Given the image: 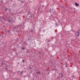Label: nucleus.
Instances as JSON below:
<instances>
[{
	"mask_svg": "<svg viewBox=\"0 0 80 80\" xmlns=\"http://www.w3.org/2000/svg\"><path fill=\"white\" fill-rule=\"evenodd\" d=\"M51 69L52 72H55L57 70V69H56V66H54V68L52 66V67L51 68Z\"/></svg>",
	"mask_w": 80,
	"mask_h": 80,
	"instance_id": "obj_1",
	"label": "nucleus"
},
{
	"mask_svg": "<svg viewBox=\"0 0 80 80\" xmlns=\"http://www.w3.org/2000/svg\"><path fill=\"white\" fill-rule=\"evenodd\" d=\"M22 62V61L20 62H18V64L17 65V66L18 67H20V66L22 67V66H21V65H22V63H21Z\"/></svg>",
	"mask_w": 80,
	"mask_h": 80,
	"instance_id": "obj_2",
	"label": "nucleus"
},
{
	"mask_svg": "<svg viewBox=\"0 0 80 80\" xmlns=\"http://www.w3.org/2000/svg\"><path fill=\"white\" fill-rule=\"evenodd\" d=\"M59 75V76L61 75V77H62V78H63V72H62L61 73H60Z\"/></svg>",
	"mask_w": 80,
	"mask_h": 80,
	"instance_id": "obj_3",
	"label": "nucleus"
},
{
	"mask_svg": "<svg viewBox=\"0 0 80 80\" xmlns=\"http://www.w3.org/2000/svg\"><path fill=\"white\" fill-rule=\"evenodd\" d=\"M77 36L78 37H80V32L78 31L77 32Z\"/></svg>",
	"mask_w": 80,
	"mask_h": 80,
	"instance_id": "obj_4",
	"label": "nucleus"
},
{
	"mask_svg": "<svg viewBox=\"0 0 80 80\" xmlns=\"http://www.w3.org/2000/svg\"><path fill=\"white\" fill-rule=\"evenodd\" d=\"M32 17L31 15L27 19V20H32Z\"/></svg>",
	"mask_w": 80,
	"mask_h": 80,
	"instance_id": "obj_5",
	"label": "nucleus"
},
{
	"mask_svg": "<svg viewBox=\"0 0 80 80\" xmlns=\"http://www.w3.org/2000/svg\"><path fill=\"white\" fill-rule=\"evenodd\" d=\"M8 23H13V22H12V20H11L10 19H9L8 20Z\"/></svg>",
	"mask_w": 80,
	"mask_h": 80,
	"instance_id": "obj_6",
	"label": "nucleus"
},
{
	"mask_svg": "<svg viewBox=\"0 0 80 80\" xmlns=\"http://www.w3.org/2000/svg\"><path fill=\"white\" fill-rule=\"evenodd\" d=\"M5 31H6L7 32H8V33H11V31L9 30L6 29Z\"/></svg>",
	"mask_w": 80,
	"mask_h": 80,
	"instance_id": "obj_7",
	"label": "nucleus"
},
{
	"mask_svg": "<svg viewBox=\"0 0 80 80\" xmlns=\"http://www.w3.org/2000/svg\"><path fill=\"white\" fill-rule=\"evenodd\" d=\"M65 67H66V68L68 67V63L67 62H65Z\"/></svg>",
	"mask_w": 80,
	"mask_h": 80,
	"instance_id": "obj_8",
	"label": "nucleus"
},
{
	"mask_svg": "<svg viewBox=\"0 0 80 80\" xmlns=\"http://www.w3.org/2000/svg\"><path fill=\"white\" fill-rule=\"evenodd\" d=\"M21 27H22L21 25H18L17 26V29H18L19 28H21Z\"/></svg>",
	"mask_w": 80,
	"mask_h": 80,
	"instance_id": "obj_9",
	"label": "nucleus"
},
{
	"mask_svg": "<svg viewBox=\"0 0 80 80\" xmlns=\"http://www.w3.org/2000/svg\"><path fill=\"white\" fill-rule=\"evenodd\" d=\"M75 5L76 6V7H78L79 6V4L77 2L75 3Z\"/></svg>",
	"mask_w": 80,
	"mask_h": 80,
	"instance_id": "obj_10",
	"label": "nucleus"
},
{
	"mask_svg": "<svg viewBox=\"0 0 80 80\" xmlns=\"http://www.w3.org/2000/svg\"><path fill=\"white\" fill-rule=\"evenodd\" d=\"M27 51L26 52L27 53H30V49H26Z\"/></svg>",
	"mask_w": 80,
	"mask_h": 80,
	"instance_id": "obj_11",
	"label": "nucleus"
},
{
	"mask_svg": "<svg viewBox=\"0 0 80 80\" xmlns=\"http://www.w3.org/2000/svg\"><path fill=\"white\" fill-rule=\"evenodd\" d=\"M15 31L16 32H18H18H20V30H18V29H17Z\"/></svg>",
	"mask_w": 80,
	"mask_h": 80,
	"instance_id": "obj_12",
	"label": "nucleus"
},
{
	"mask_svg": "<svg viewBox=\"0 0 80 80\" xmlns=\"http://www.w3.org/2000/svg\"><path fill=\"white\" fill-rule=\"evenodd\" d=\"M2 20H5V17H2Z\"/></svg>",
	"mask_w": 80,
	"mask_h": 80,
	"instance_id": "obj_13",
	"label": "nucleus"
},
{
	"mask_svg": "<svg viewBox=\"0 0 80 80\" xmlns=\"http://www.w3.org/2000/svg\"><path fill=\"white\" fill-rule=\"evenodd\" d=\"M10 20H12V22H13V18H11Z\"/></svg>",
	"mask_w": 80,
	"mask_h": 80,
	"instance_id": "obj_14",
	"label": "nucleus"
},
{
	"mask_svg": "<svg viewBox=\"0 0 80 80\" xmlns=\"http://www.w3.org/2000/svg\"><path fill=\"white\" fill-rule=\"evenodd\" d=\"M61 8L62 9H63V10H64L65 9V7L63 6H62L61 7Z\"/></svg>",
	"mask_w": 80,
	"mask_h": 80,
	"instance_id": "obj_15",
	"label": "nucleus"
},
{
	"mask_svg": "<svg viewBox=\"0 0 80 80\" xmlns=\"http://www.w3.org/2000/svg\"><path fill=\"white\" fill-rule=\"evenodd\" d=\"M22 62L23 63H25V60L23 59L22 60Z\"/></svg>",
	"mask_w": 80,
	"mask_h": 80,
	"instance_id": "obj_16",
	"label": "nucleus"
},
{
	"mask_svg": "<svg viewBox=\"0 0 80 80\" xmlns=\"http://www.w3.org/2000/svg\"><path fill=\"white\" fill-rule=\"evenodd\" d=\"M8 10V8H6L5 9V12H6Z\"/></svg>",
	"mask_w": 80,
	"mask_h": 80,
	"instance_id": "obj_17",
	"label": "nucleus"
},
{
	"mask_svg": "<svg viewBox=\"0 0 80 80\" xmlns=\"http://www.w3.org/2000/svg\"><path fill=\"white\" fill-rule=\"evenodd\" d=\"M32 78H33L32 79V80H35V76H32Z\"/></svg>",
	"mask_w": 80,
	"mask_h": 80,
	"instance_id": "obj_18",
	"label": "nucleus"
},
{
	"mask_svg": "<svg viewBox=\"0 0 80 80\" xmlns=\"http://www.w3.org/2000/svg\"><path fill=\"white\" fill-rule=\"evenodd\" d=\"M16 29H17V27H14V31H15Z\"/></svg>",
	"mask_w": 80,
	"mask_h": 80,
	"instance_id": "obj_19",
	"label": "nucleus"
},
{
	"mask_svg": "<svg viewBox=\"0 0 80 80\" xmlns=\"http://www.w3.org/2000/svg\"><path fill=\"white\" fill-rule=\"evenodd\" d=\"M20 72L21 73V75H23V72L22 71H20Z\"/></svg>",
	"mask_w": 80,
	"mask_h": 80,
	"instance_id": "obj_20",
	"label": "nucleus"
},
{
	"mask_svg": "<svg viewBox=\"0 0 80 80\" xmlns=\"http://www.w3.org/2000/svg\"><path fill=\"white\" fill-rule=\"evenodd\" d=\"M36 73H38V74H40V71H39V72H36Z\"/></svg>",
	"mask_w": 80,
	"mask_h": 80,
	"instance_id": "obj_21",
	"label": "nucleus"
},
{
	"mask_svg": "<svg viewBox=\"0 0 80 80\" xmlns=\"http://www.w3.org/2000/svg\"><path fill=\"white\" fill-rule=\"evenodd\" d=\"M21 49H22V50H25V48L24 47H22L21 48Z\"/></svg>",
	"mask_w": 80,
	"mask_h": 80,
	"instance_id": "obj_22",
	"label": "nucleus"
},
{
	"mask_svg": "<svg viewBox=\"0 0 80 80\" xmlns=\"http://www.w3.org/2000/svg\"><path fill=\"white\" fill-rule=\"evenodd\" d=\"M30 32H33V29H31V31Z\"/></svg>",
	"mask_w": 80,
	"mask_h": 80,
	"instance_id": "obj_23",
	"label": "nucleus"
},
{
	"mask_svg": "<svg viewBox=\"0 0 80 80\" xmlns=\"http://www.w3.org/2000/svg\"><path fill=\"white\" fill-rule=\"evenodd\" d=\"M31 16L32 17H32H33V18H34V17H35V15H33V14L32 15H31Z\"/></svg>",
	"mask_w": 80,
	"mask_h": 80,
	"instance_id": "obj_24",
	"label": "nucleus"
},
{
	"mask_svg": "<svg viewBox=\"0 0 80 80\" xmlns=\"http://www.w3.org/2000/svg\"><path fill=\"white\" fill-rule=\"evenodd\" d=\"M30 12H28V14H27V16H28V15H30Z\"/></svg>",
	"mask_w": 80,
	"mask_h": 80,
	"instance_id": "obj_25",
	"label": "nucleus"
},
{
	"mask_svg": "<svg viewBox=\"0 0 80 80\" xmlns=\"http://www.w3.org/2000/svg\"><path fill=\"white\" fill-rule=\"evenodd\" d=\"M6 67H9V66H8V64H6L5 65Z\"/></svg>",
	"mask_w": 80,
	"mask_h": 80,
	"instance_id": "obj_26",
	"label": "nucleus"
},
{
	"mask_svg": "<svg viewBox=\"0 0 80 80\" xmlns=\"http://www.w3.org/2000/svg\"><path fill=\"white\" fill-rule=\"evenodd\" d=\"M38 53L40 54V55H41V52H40L38 51Z\"/></svg>",
	"mask_w": 80,
	"mask_h": 80,
	"instance_id": "obj_27",
	"label": "nucleus"
},
{
	"mask_svg": "<svg viewBox=\"0 0 80 80\" xmlns=\"http://www.w3.org/2000/svg\"><path fill=\"white\" fill-rule=\"evenodd\" d=\"M57 79L58 80H59V79H60V78H59V77L58 76V77L57 78Z\"/></svg>",
	"mask_w": 80,
	"mask_h": 80,
	"instance_id": "obj_28",
	"label": "nucleus"
},
{
	"mask_svg": "<svg viewBox=\"0 0 80 80\" xmlns=\"http://www.w3.org/2000/svg\"><path fill=\"white\" fill-rule=\"evenodd\" d=\"M24 44H25V45H27V43L25 42H24Z\"/></svg>",
	"mask_w": 80,
	"mask_h": 80,
	"instance_id": "obj_29",
	"label": "nucleus"
},
{
	"mask_svg": "<svg viewBox=\"0 0 80 80\" xmlns=\"http://www.w3.org/2000/svg\"><path fill=\"white\" fill-rule=\"evenodd\" d=\"M23 2H24V1H22L21 2V3H23Z\"/></svg>",
	"mask_w": 80,
	"mask_h": 80,
	"instance_id": "obj_30",
	"label": "nucleus"
},
{
	"mask_svg": "<svg viewBox=\"0 0 80 80\" xmlns=\"http://www.w3.org/2000/svg\"><path fill=\"white\" fill-rule=\"evenodd\" d=\"M1 2H2V3H3V0H2V1H1Z\"/></svg>",
	"mask_w": 80,
	"mask_h": 80,
	"instance_id": "obj_31",
	"label": "nucleus"
},
{
	"mask_svg": "<svg viewBox=\"0 0 80 80\" xmlns=\"http://www.w3.org/2000/svg\"><path fill=\"white\" fill-rule=\"evenodd\" d=\"M11 9H8V11H9V12H11Z\"/></svg>",
	"mask_w": 80,
	"mask_h": 80,
	"instance_id": "obj_32",
	"label": "nucleus"
},
{
	"mask_svg": "<svg viewBox=\"0 0 80 80\" xmlns=\"http://www.w3.org/2000/svg\"><path fill=\"white\" fill-rule=\"evenodd\" d=\"M52 10H49V12H52Z\"/></svg>",
	"mask_w": 80,
	"mask_h": 80,
	"instance_id": "obj_33",
	"label": "nucleus"
},
{
	"mask_svg": "<svg viewBox=\"0 0 80 80\" xmlns=\"http://www.w3.org/2000/svg\"><path fill=\"white\" fill-rule=\"evenodd\" d=\"M5 69H6V70H8V68H7V67H6V68H5Z\"/></svg>",
	"mask_w": 80,
	"mask_h": 80,
	"instance_id": "obj_34",
	"label": "nucleus"
},
{
	"mask_svg": "<svg viewBox=\"0 0 80 80\" xmlns=\"http://www.w3.org/2000/svg\"><path fill=\"white\" fill-rule=\"evenodd\" d=\"M1 37H2V34H0V38H1Z\"/></svg>",
	"mask_w": 80,
	"mask_h": 80,
	"instance_id": "obj_35",
	"label": "nucleus"
},
{
	"mask_svg": "<svg viewBox=\"0 0 80 80\" xmlns=\"http://www.w3.org/2000/svg\"><path fill=\"white\" fill-rule=\"evenodd\" d=\"M29 68H30V69H32V68L31 67H29Z\"/></svg>",
	"mask_w": 80,
	"mask_h": 80,
	"instance_id": "obj_36",
	"label": "nucleus"
},
{
	"mask_svg": "<svg viewBox=\"0 0 80 80\" xmlns=\"http://www.w3.org/2000/svg\"><path fill=\"white\" fill-rule=\"evenodd\" d=\"M50 42V40H49L48 41V42Z\"/></svg>",
	"mask_w": 80,
	"mask_h": 80,
	"instance_id": "obj_37",
	"label": "nucleus"
},
{
	"mask_svg": "<svg viewBox=\"0 0 80 80\" xmlns=\"http://www.w3.org/2000/svg\"><path fill=\"white\" fill-rule=\"evenodd\" d=\"M49 62H50V63H53V62H51L50 61H49Z\"/></svg>",
	"mask_w": 80,
	"mask_h": 80,
	"instance_id": "obj_38",
	"label": "nucleus"
},
{
	"mask_svg": "<svg viewBox=\"0 0 80 80\" xmlns=\"http://www.w3.org/2000/svg\"><path fill=\"white\" fill-rule=\"evenodd\" d=\"M1 63H2V65H3V62H2Z\"/></svg>",
	"mask_w": 80,
	"mask_h": 80,
	"instance_id": "obj_39",
	"label": "nucleus"
},
{
	"mask_svg": "<svg viewBox=\"0 0 80 80\" xmlns=\"http://www.w3.org/2000/svg\"><path fill=\"white\" fill-rule=\"evenodd\" d=\"M30 73H32V71H30Z\"/></svg>",
	"mask_w": 80,
	"mask_h": 80,
	"instance_id": "obj_40",
	"label": "nucleus"
},
{
	"mask_svg": "<svg viewBox=\"0 0 80 80\" xmlns=\"http://www.w3.org/2000/svg\"><path fill=\"white\" fill-rule=\"evenodd\" d=\"M7 72H9V71L8 70V69H7Z\"/></svg>",
	"mask_w": 80,
	"mask_h": 80,
	"instance_id": "obj_41",
	"label": "nucleus"
},
{
	"mask_svg": "<svg viewBox=\"0 0 80 80\" xmlns=\"http://www.w3.org/2000/svg\"><path fill=\"white\" fill-rule=\"evenodd\" d=\"M74 10L75 11V8H74Z\"/></svg>",
	"mask_w": 80,
	"mask_h": 80,
	"instance_id": "obj_42",
	"label": "nucleus"
},
{
	"mask_svg": "<svg viewBox=\"0 0 80 80\" xmlns=\"http://www.w3.org/2000/svg\"><path fill=\"white\" fill-rule=\"evenodd\" d=\"M51 17H53V15H52V14L51 15Z\"/></svg>",
	"mask_w": 80,
	"mask_h": 80,
	"instance_id": "obj_43",
	"label": "nucleus"
},
{
	"mask_svg": "<svg viewBox=\"0 0 80 80\" xmlns=\"http://www.w3.org/2000/svg\"><path fill=\"white\" fill-rule=\"evenodd\" d=\"M19 20H21V18H20L19 17Z\"/></svg>",
	"mask_w": 80,
	"mask_h": 80,
	"instance_id": "obj_44",
	"label": "nucleus"
},
{
	"mask_svg": "<svg viewBox=\"0 0 80 80\" xmlns=\"http://www.w3.org/2000/svg\"><path fill=\"white\" fill-rule=\"evenodd\" d=\"M11 54L12 55H13V53H12V52L11 53Z\"/></svg>",
	"mask_w": 80,
	"mask_h": 80,
	"instance_id": "obj_45",
	"label": "nucleus"
},
{
	"mask_svg": "<svg viewBox=\"0 0 80 80\" xmlns=\"http://www.w3.org/2000/svg\"><path fill=\"white\" fill-rule=\"evenodd\" d=\"M3 27L4 28H5V26H3Z\"/></svg>",
	"mask_w": 80,
	"mask_h": 80,
	"instance_id": "obj_46",
	"label": "nucleus"
},
{
	"mask_svg": "<svg viewBox=\"0 0 80 80\" xmlns=\"http://www.w3.org/2000/svg\"><path fill=\"white\" fill-rule=\"evenodd\" d=\"M56 26H57V23H56Z\"/></svg>",
	"mask_w": 80,
	"mask_h": 80,
	"instance_id": "obj_47",
	"label": "nucleus"
},
{
	"mask_svg": "<svg viewBox=\"0 0 80 80\" xmlns=\"http://www.w3.org/2000/svg\"><path fill=\"white\" fill-rule=\"evenodd\" d=\"M28 41H30V39H28Z\"/></svg>",
	"mask_w": 80,
	"mask_h": 80,
	"instance_id": "obj_48",
	"label": "nucleus"
},
{
	"mask_svg": "<svg viewBox=\"0 0 80 80\" xmlns=\"http://www.w3.org/2000/svg\"><path fill=\"white\" fill-rule=\"evenodd\" d=\"M78 31H79V32H80V29H79V30H78Z\"/></svg>",
	"mask_w": 80,
	"mask_h": 80,
	"instance_id": "obj_49",
	"label": "nucleus"
},
{
	"mask_svg": "<svg viewBox=\"0 0 80 80\" xmlns=\"http://www.w3.org/2000/svg\"><path fill=\"white\" fill-rule=\"evenodd\" d=\"M0 18H2V17H1V16H0Z\"/></svg>",
	"mask_w": 80,
	"mask_h": 80,
	"instance_id": "obj_50",
	"label": "nucleus"
},
{
	"mask_svg": "<svg viewBox=\"0 0 80 80\" xmlns=\"http://www.w3.org/2000/svg\"><path fill=\"white\" fill-rule=\"evenodd\" d=\"M25 26V25L23 24V27Z\"/></svg>",
	"mask_w": 80,
	"mask_h": 80,
	"instance_id": "obj_51",
	"label": "nucleus"
},
{
	"mask_svg": "<svg viewBox=\"0 0 80 80\" xmlns=\"http://www.w3.org/2000/svg\"><path fill=\"white\" fill-rule=\"evenodd\" d=\"M7 43V42H5V43Z\"/></svg>",
	"mask_w": 80,
	"mask_h": 80,
	"instance_id": "obj_52",
	"label": "nucleus"
},
{
	"mask_svg": "<svg viewBox=\"0 0 80 80\" xmlns=\"http://www.w3.org/2000/svg\"><path fill=\"white\" fill-rule=\"evenodd\" d=\"M53 10V8H52V10Z\"/></svg>",
	"mask_w": 80,
	"mask_h": 80,
	"instance_id": "obj_53",
	"label": "nucleus"
},
{
	"mask_svg": "<svg viewBox=\"0 0 80 80\" xmlns=\"http://www.w3.org/2000/svg\"><path fill=\"white\" fill-rule=\"evenodd\" d=\"M51 67L52 68V67H52V65H51Z\"/></svg>",
	"mask_w": 80,
	"mask_h": 80,
	"instance_id": "obj_54",
	"label": "nucleus"
},
{
	"mask_svg": "<svg viewBox=\"0 0 80 80\" xmlns=\"http://www.w3.org/2000/svg\"><path fill=\"white\" fill-rule=\"evenodd\" d=\"M70 67H72V66H70Z\"/></svg>",
	"mask_w": 80,
	"mask_h": 80,
	"instance_id": "obj_55",
	"label": "nucleus"
},
{
	"mask_svg": "<svg viewBox=\"0 0 80 80\" xmlns=\"http://www.w3.org/2000/svg\"><path fill=\"white\" fill-rule=\"evenodd\" d=\"M15 54H17V53H16Z\"/></svg>",
	"mask_w": 80,
	"mask_h": 80,
	"instance_id": "obj_56",
	"label": "nucleus"
},
{
	"mask_svg": "<svg viewBox=\"0 0 80 80\" xmlns=\"http://www.w3.org/2000/svg\"><path fill=\"white\" fill-rule=\"evenodd\" d=\"M18 1H20V0H18Z\"/></svg>",
	"mask_w": 80,
	"mask_h": 80,
	"instance_id": "obj_57",
	"label": "nucleus"
},
{
	"mask_svg": "<svg viewBox=\"0 0 80 80\" xmlns=\"http://www.w3.org/2000/svg\"><path fill=\"white\" fill-rule=\"evenodd\" d=\"M10 73H12V72H10Z\"/></svg>",
	"mask_w": 80,
	"mask_h": 80,
	"instance_id": "obj_58",
	"label": "nucleus"
},
{
	"mask_svg": "<svg viewBox=\"0 0 80 80\" xmlns=\"http://www.w3.org/2000/svg\"><path fill=\"white\" fill-rule=\"evenodd\" d=\"M20 40L21 42H22V40H21V39H20Z\"/></svg>",
	"mask_w": 80,
	"mask_h": 80,
	"instance_id": "obj_59",
	"label": "nucleus"
},
{
	"mask_svg": "<svg viewBox=\"0 0 80 80\" xmlns=\"http://www.w3.org/2000/svg\"><path fill=\"white\" fill-rule=\"evenodd\" d=\"M58 80H60V79H59Z\"/></svg>",
	"mask_w": 80,
	"mask_h": 80,
	"instance_id": "obj_60",
	"label": "nucleus"
},
{
	"mask_svg": "<svg viewBox=\"0 0 80 80\" xmlns=\"http://www.w3.org/2000/svg\"><path fill=\"white\" fill-rule=\"evenodd\" d=\"M68 12H69V11H68Z\"/></svg>",
	"mask_w": 80,
	"mask_h": 80,
	"instance_id": "obj_61",
	"label": "nucleus"
},
{
	"mask_svg": "<svg viewBox=\"0 0 80 80\" xmlns=\"http://www.w3.org/2000/svg\"><path fill=\"white\" fill-rule=\"evenodd\" d=\"M29 75H30V74H29Z\"/></svg>",
	"mask_w": 80,
	"mask_h": 80,
	"instance_id": "obj_62",
	"label": "nucleus"
},
{
	"mask_svg": "<svg viewBox=\"0 0 80 80\" xmlns=\"http://www.w3.org/2000/svg\"><path fill=\"white\" fill-rule=\"evenodd\" d=\"M6 45H7V44H5Z\"/></svg>",
	"mask_w": 80,
	"mask_h": 80,
	"instance_id": "obj_63",
	"label": "nucleus"
},
{
	"mask_svg": "<svg viewBox=\"0 0 80 80\" xmlns=\"http://www.w3.org/2000/svg\"><path fill=\"white\" fill-rule=\"evenodd\" d=\"M15 22V20L14 21V22Z\"/></svg>",
	"mask_w": 80,
	"mask_h": 80,
	"instance_id": "obj_64",
	"label": "nucleus"
}]
</instances>
